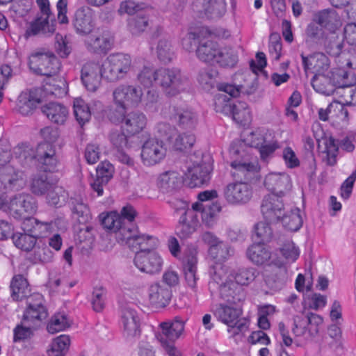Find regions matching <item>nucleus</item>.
<instances>
[{
	"label": "nucleus",
	"mask_w": 356,
	"mask_h": 356,
	"mask_svg": "<svg viewBox=\"0 0 356 356\" xmlns=\"http://www.w3.org/2000/svg\"><path fill=\"white\" fill-rule=\"evenodd\" d=\"M301 58L305 71L313 69L318 73H322L329 67V59L323 53H315L309 56L301 54Z\"/></svg>",
	"instance_id": "nucleus-39"
},
{
	"label": "nucleus",
	"mask_w": 356,
	"mask_h": 356,
	"mask_svg": "<svg viewBox=\"0 0 356 356\" xmlns=\"http://www.w3.org/2000/svg\"><path fill=\"white\" fill-rule=\"evenodd\" d=\"M70 204L74 217L80 224L86 223L90 218V213L88 206L83 202L82 198L72 197Z\"/></svg>",
	"instance_id": "nucleus-49"
},
{
	"label": "nucleus",
	"mask_w": 356,
	"mask_h": 356,
	"mask_svg": "<svg viewBox=\"0 0 356 356\" xmlns=\"http://www.w3.org/2000/svg\"><path fill=\"white\" fill-rule=\"evenodd\" d=\"M225 200L228 204L236 206L245 204L252 195L250 185L244 181H236L227 184L222 191Z\"/></svg>",
	"instance_id": "nucleus-12"
},
{
	"label": "nucleus",
	"mask_w": 356,
	"mask_h": 356,
	"mask_svg": "<svg viewBox=\"0 0 356 356\" xmlns=\"http://www.w3.org/2000/svg\"><path fill=\"white\" fill-rule=\"evenodd\" d=\"M137 212L133 206L127 204L123 207L120 213L113 211L106 215H100L101 222L104 228L116 233L117 240L123 228H127L129 222L134 221Z\"/></svg>",
	"instance_id": "nucleus-4"
},
{
	"label": "nucleus",
	"mask_w": 356,
	"mask_h": 356,
	"mask_svg": "<svg viewBox=\"0 0 356 356\" xmlns=\"http://www.w3.org/2000/svg\"><path fill=\"white\" fill-rule=\"evenodd\" d=\"M136 79L137 81L143 87H152L154 83L158 85V70H155L152 67L144 66L138 71Z\"/></svg>",
	"instance_id": "nucleus-53"
},
{
	"label": "nucleus",
	"mask_w": 356,
	"mask_h": 356,
	"mask_svg": "<svg viewBox=\"0 0 356 356\" xmlns=\"http://www.w3.org/2000/svg\"><path fill=\"white\" fill-rule=\"evenodd\" d=\"M11 297L14 300H21L29 292L27 280L21 275H15L10 283Z\"/></svg>",
	"instance_id": "nucleus-46"
},
{
	"label": "nucleus",
	"mask_w": 356,
	"mask_h": 356,
	"mask_svg": "<svg viewBox=\"0 0 356 356\" xmlns=\"http://www.w3.org/2000/svg\"><path fill=\"white\" fill-rule=\"evenodd\" d=\"M114 38L108 30L98 31L85 42L87 49L95 54H107L113 47Z\"/></svg>",
	"instance_id": "nucleus-18"
},
{
	"label": "nucleus",
	"mask_w": 356,
	"mask_h": 356,
	"mask_svg": "<svg viewBox=\"0 0 356 356\" xmlns=\"http://www.w3.org/2000/svg\"><path fill=\"white\" fill-rule=\"evenodd\" d=\"M29 67L35 74L51 76L58 73L60 63L56 56L49 51H36L29 57Z\"/></svg>",
	"instance_id": "nucleus-8"
},
{
	"label": "nucleus",
	"mask_w": 356,
	"mask_h": 356,
	"mask_svg": "<svg viewBox=\"0 0 356 356\" xmlns=\"http://www.w3.org/2000/svg\"><path fill=\"white\" fill-rule=\"evenodd\" d=\"M284 203L281 197L275 194H268L264 197L261 205V211L266 220L276 222L284 214Z\"/></svg>",
	"instance_id": "nucleus-17"
},
{
	"label": "nucleus",
	"mask_w": 356,
	"mask_h": 356,
	"mask_svg": "<svg viewBox=\"0 0 356 356\" xmlns=\"http://www.w3.org/2000/svg\"><path fill=\"white\" fill-rule=\"evenodd\" d=\"M157 129L160 136L177 151L184 152L191 149L196 141L195 136L191 132L180 134L175 127L168 123L159 124Z\"/></svg>",
	"instance_id": "nucleus-7"
},
{
	"label": "nucleus",
	"mask_w": 356,
	"mask_h": 356,
	"mask_svg": "<svg viewBox=\"0 0 356 356\" xmlns=\"http://www.w3.org/2000/svg\"><path fill=\"white\" fill-rule=\"evenodd\" d=\"M158 58L163 63H168L175 57V48L171 42L166 38H161L156 46Z\"/></svg>",
	"instance_id": "nucleus-50"
},
{
	"label": "nucleus",
	"mask_w": 356,
	"mask_h": 356,
	"mask_svg": "<svg viewBox=\"0 0 356 356\" xmlns=\"http://www.w3.org/2000/svg\"><path fill=\"white\" fill-rule=\"evenodd\" d=\"M211 281L209 282V287L217 284L218 287L223 285L226 281L232 280L230 274L227 275V268L221 265H218L212 268L210 271Z\"/></svg>",
	"instance_id": "nucleus-62"
},
{
	"label": "nucleus",
	"mask_w": 356,
	"mask_h": 356,
	"mask_svg": "<svg viewBox=\"0 0 356 356\" xmlns=\"http://www.w3.org/2000/svg\"><path fill=\"white\" fill-rule=\"evenodd\" d=\"M40 99L35 90L23 91L18 97L17 108L23 115H28L36 108Z\"/></svg>",
	"instance_id": "nucleus-36"
},
{
	"label": "nucleus",
	"mask_w": 356,
	"mask_h": 356,
	"mask_svg": "<svg viewBox=\"0 0 356 356\" xmlns=\"http://www.w3.org/2000/svg\"><path fill=\"white\" fill-rule=\"evenodd\" d=\"M217 75L216 70L204 69L200 72L197 81L203 89L209 90L214 87Z\"/></svg>",
	"instance_id": "nucleus-63"
},
{
	"label": "nucleus",
	"mask_w": 356,
	"mask_h": 356,
	"mask_svg": "<svg viewBox=\"0 0 356 356\" xmlns=\"http://www.w3.org/2000/svg\"><path fill=\"white\" fill-rule=\"evenodd\" d=\"M316 22L330 33L335 32L341 26L340 17L334 9H325L318 12L316 15Z\"/></svg>",
	"instance_id": "nucleus-37"
},
{
	"label": "nucleus",
	"mask_w": 356,
	"mask_h": 356,
	"mask_svg": "<svg viewBox=\"0 0 356 356\" xmlns=\"http://www.w3.org/2000/svg\"><path fill=\"white\" fill-rule=\"evenodd\" d=\"M55 26L54 18H49V16L37 17L27 28L25 35L27 37L37 35L49 36L54 33Z\"/></svg>",
	"instance_id": "nucleus-26"
},
{
	"label": "nucleus",
	"mask_w": 356,
	"mask_h": 356,
	"mask_svg": "<svg viewBox=\"0 0 356 356\" xmlns=\"http://www.w3.org/2000/svg\"><path fill=\"white\" fill-rule=\"evenodd\" d=\"M22 182V172L17 171L11 165H6L1 168V184H4L5 188L9 189L20 187Z\"/></svg>",
	"instance_id": "nucleus-44"
},
{
	"label": "nucleus",
	"mask_w": 356,
	"mask_h": 356,
	"mask_svg": "<svg viewBox=\"0 0 356 356\" xmlns=\"http://www.w3.org/2000/svg\"><path fill=\"white\" fill-rule=\"evenodd\" d=\"M284 229L291 232H296L302 226L303 219L302 211L298 208L291 209L289 212L282 215L280 220Z\"/></svg>",
	"instance_id": "nucleus-42"
},
{
	"label": "nucleus",
	"mask_w": 356,
	"mask_h": 356,
	"mask_svg": "<svg viewBox=\"0 0 356 356\" xmlns=\"http://www.w3.org/2000/svg\"><path fill=\"white\" fill-rule=\"evenodd\" d=\"M172 118L184 129L193 130L196 127L198 122L197 113L187 107H173Z\"/></svg>",
	"instance_id": "nucleus-27"
},
{
	"label": "nucleus",
	"mask_w": 356,
	"mask_h": 356,
	"mask_svg": "<svg viewBox=\"0 0 356 356\" xmlns=\"http://www.w3.org/2000/svg\"><path fill=\"white\" fill-rule=\"evenodd\" d=\"M113 166L109 162H102L97 168V177L91 183L92 188L98 196L103 195V188L113 177Z\"/></svg>",
	"instance_id": "nucleus-30"
},
{
	"label": "nucleus",
	"mask_w": 356,
	"mask_h": 356,
	"mask_svg": "<svg viewBox=\"0 0 356 356\" xmlns=\"http://www.w3.org/2000/svg\"><path fill=\"white\" fill-rule=\"evenodd\" d=\"M70 343V339L67 335H60L51 343V348L48 350L49 356H63L68 350Z\"/></svg>",
	"instance_id": "nucleus-57"
},
{
	"label": "nucleus",
	"mask_w": 356,
	"mask_h": 356,
	"mask_svg": "<svg viewBox=\"0 0 356 356\" xmlns=\"http://www.w3.org/2000/svg\"><path fill=\"white\" fill-rule=\"evenodd\" d=\"M42 112L52 122L63 124L68 116V109L58 102H49L41 108Z\"/></svg>",
	"instance_id": "nucleus-34"
},
{
	"label": "nucleus",
	"mask_w": 356,
	"mask_h": 356,
	"mask_svg": "<svg viewBox=\"0 0 356 356\" xmlns=\"http://www.w3.org/2000/svg\"><path fill=\"white\" fill-rule=\"evenodd\" d=\"M264 185L272 192L271 194L282 197L291 190V181L290 176L286 173L271 172L266 176Z\"/></svg>",
	"instance_id": "nucleus-19"
},
{
	"label": "nucleus",
	"mask_w": 356,
	"mask_h": 356,
	"mask_svg": "<svg viewBox=\"0 0 356 356\" xmlns=\"http://www.w3.org/2000/svg\"><path fill=\"white\" fill-rule=\"evenodd\" d=\"M181 181L178 174L173 171H168L159 175L157 186L163 193H170L176 191L180 186Z\"/></svg>",
	"instance_id": "nucleus-41"
},
{
	"label": "nucleus",
	"mask_w": 356,
	"mask_h": 356,
	"mask_svg": "<svg viewBox=\"0 0 356 356\" xmlns=\"http://www.w3.org/2000/svg\"><path fill=\"white\" fill-rule=\"evenodd\" d=\"M159 327L161 331L156 333V337L160 343L175 341L184 330V321L179 316H176L172 321L162 322Z\"/></svg>",
	"instance_id": "nucleus-20"
},
{
	"label": "nucleus",
	"mask_w": 356,
	"mask_h": 356,
	"mask_svg": "<svg viewBox=\"0 0 356 356\" xmlns=\"http://www.w3.org/2000/svg\"><path fill=\"white\" fill-rule=\"evenodd\" d=\"M135 266L143 273L154 274L160 272L163 260L160 255L152 250L138 251L134 257Z\"/></svg>",
	"instance_id": "nucleus-16"
},
{
	"label": "nucleus",
	"mask_w": 356,
	"mask_h": 356,
	"mask_svg": "<svg viewBox=\"0 0 356 356\" xmlns=\"http://www.w3.org/2000/svg\"><path fill=\"white\" fill-rule=\"evenodd\" d=\"M220 49V47H219L217 42L204 38L199 42L196 49V55L200 60L213 64Z\"/></svg>",
	"instance_id": "nucleus-33"
},
{
	"label": "nucleus",
	"mask_w": 356,
	"mask_h": 356,
	"mask_svg": "<svg viewBox=\"0 0 356 356\" xmlns=\"http://www.w3.org/2000/svg\"><path fill=\"white\" fill-rule=\"evenodd\" d=\"M143 92L139 86L121 84L113 92V100L116 105L136 107L142 101Z\"/></svg>",
	"instance_id": "nucleus-13"
},
{
	"label": "nucleus",
	"mask_w": 356,
	"mask_h": 356,
	"mask_svg": "<svg viewBox=\"0 0 356 356\" xmlns=\"http://www.w3.org/2000/svg\"><path fill=\"white\" fill-rule=\"evenodd\" d=\"M199 225V216L194 214L193 210L186 211L179 216L177 234L181 238H188L197 230Z\"/></svg>",
	"instance_id": "nucleus-28"
},
{
	"label": "nucleus",
	"mask_w": 356,
	"mask_h": 356,
	"mask_svg": "<svg viewBox=\"0 0 356 356\" xmlns=\"http://www.w3.org/2000/svg\"><path fill=\"white\" fill-rule=\"evenodd\" d=\"M286 270L282 266H279L275 269L274 273L266 275L265 281L266 284L273 289H280L285 283Z\"/></svg>",
	"instance_id": "nucleus-59"
},
{
	"label": "nucleus",
	"mask_w": 356,
	"mask_h": 356,
	"mask_svg": "<svg viewBox=\"0 0 356 356\" xmlns=\"http://www.w3.org/2000/svg\"><path fill=\"white\" fill-rule=\"evenodd\" d=\"M203 8L210 17H221L226 12L225 0H204Z\"/></svg>",
	"instance_id": "nucleus-55"
},
{
	"label": "nucleus",
	"mask_w": 356,
	"mask_h": 356,
	"mask_svg": "<svg viewBox=\"0 0 356 356\" xmlns=\"http://www.w3.org/2000/svg\"><path fill=\"white\" fill-rule=\"evenodd\" d=\"M231 166L236 170L237 175L245 180L250 179L259 169L257 161L250 162L234 161Z\"/></svg>",
	"instance_id": "nucleus-48"
},
{
	"label": "nucleus",
	"mask_w": 356,
	"mask_h": 356,
	"mask_svg": "<svg viewBox=\"0 0 356 356\" xmlns=\"http://www.w3.org/2000/svg\"><path fill=\"white\" fill-rule=\"evenodd\" d=\"M53 183L48 181L47 175L44 174L35 175L31 181V191L37 195L46 194L52 187Z\"/></svg>",
	"instance_id": "nucleus-52"
},
{
	"label": "nucleus",
	"mask_w": 356,
	"mask_h": 356,
	"mask_svg": "<svg viewBox=\"0 0 356 356\" xmlns=\"http://www.w3.org/2000/svg\"><path fill=\"white\" fill-rule=\"evenodd\" d=\"M197 251L195 249L189 248L185 254L183 259V270L184 278L188 287L194 291H196L197 282L199 277L197 275Z\"/></svg>",
	"instance_id": "nucleus-23"
},
{
	"label": "nucleus",
	"mask_w": 356,
	"mask_h": 356,
	"mask_svg": "<svg viewBox=\"0 0 356 356\" xmlns=\"http://www.w3.org/2000/svg\"><path fill=\"white\" fill-rule=\"evenodd\" d=\"M131 58L129 55L122 53L113 54L108 56L102 65V75L110 81L124 79L131 69Z\"/></svg>",
	"instance_id": "nucleus-2"
},
{
	"label": "nucleus",
	"mask_w": 356,
	"mask_h": 356,
	"mask_svg": "<svg viewBox=\"0 0 356 356\" xmlns=\"http://www.w3.org/2000/svg\"><path fill=\"white\" fill-rule=\"evenodd\" d=\"M238 62V55L231 47L220 48L213 64L222 67H234Z\"/></svg>",
	"instance_id": "nucleus-47"
},
{
	"label": "nucleus",
	"mask_w": 356,
	"mask_h": 356,
	"mask_svg": "<svg viewBox=\"0 0 356 356\" xmlns=\"http://www.w3.org/2000/svg\"><path fill=\"white\" fill-rule=\"evenodd\" d=\"M13 241L17 248L26 252L31 251L36 244L35 236L26 233H16Z\"/></svg>",
	"instance_id": "nucleus-60"
},
{
	"label": "nucleus",
	"mask_w": 356,
	"mask_h": 356,
	"mask_svg": "<svg viewBox=\"0 0 356 356\" xmlns=\"http://www.w3.org/2000/svg\"><path fill=\"white\" fill-rule=\"evenodd\" d=\"M339 79L334 83L337 84L335 92L344 97L345 103L350 102L353 93V83L348 81V73L342 69L337 70V73Z\"/></svg>",
	"instance_id": "nucleus-43"
},
{
	"label": "nucleus",
	"mask_w": 356,
	"mask_h": 356,
	"mask_svg": "<svg viewBox=\"0 0 356 356\" xmlns=\"http://www.w3.org/2000/svg\"><path fill=\"white\" fill-rule=\"evenodd\" d=\"M109 138L115 149L114 156L116 159L128 166H134V159L124 151V149L128 147V140L124 134L118 130L113 131L110 134Z\"/></svg>",
	"instance_id": "nucleus-24"
},
{
	"label": "nucleus",
	"mask_w": 356,
	"mask_h": 356,
	"mask_svg": "<svg viewBox=\"0 0 356 356\" xmlns=\"http://www.w3.org/2000/svg\"><path fill=\"white\" fill-rule=\"evenodd\" d=\"M73 25L76 33L81 35L90 34L95 28L91 10L88 8L78 9L74 15Z\"/></svg>",
	"instance_id": "nucleus-25"
},
{
	"label": "nucleus",
	"mask_w": 356,
	"mask_h": 356,
	"mask_svg": "<svg viewBox=\"0 0 356 356\" xmlns=\"http://www.w3.org/2000/svg\"><path fill=\"white\" fill-rule=\"evenodd\" d=\"M119 243L127 245L133 251H147L156 245V239L152 236L140 234L134 221L127 228H123L119 236Z\"/></svg>",
	"instance_id": "nucleus-3"
},
{
	"label": "nucleus",
	"mask_w": 356,
	"mask_h": 356,
	"mask_svg": "<svg viewBox=\"0 0 356 356\" xmlns=\"http://www.w3.org/2000/svg\"><path fill=\"white\" fill-rule=\"evenodd\" d=\"M15 159L22 165H27L33 159L36 160V149H33L28 145H22L15 148Z\"/></svg>",
	"instance_id": "nucleus-58"
},
{
	"label": "nucleus",
	"mask_w": 356,
	"mask_h": 356,
	"mask_svg": "<svg viewBox=\"0 0 356 356\" xmlns=\"http://www.w3.org/2000/svg\"><path fill=\"white\" fill-rule=\"evenodd\" d=\"M324 45L327 54L334 57H340L339 62L349 68H356V56H350L349 53L342 51L343 39L335 32H331L326 36Z\"/></svg>",
	"instance_id": "nucleus-14"
},
{
	"label": "nucleus",
	"mask_w": 356,
	"mask_h": 356,
	"mask_svg": "<svg viewBox=\"0 0 356 356\" xmlns=\"http://www.w3.org/2000/svg\"><path fill=\"white\" fill-rule=\"evenodd\" d=\"M172 297L171 290L161 284L155 283L149 289V300L156 307H164L170 302Z\"/></svg>",
	"instance_id": "nucleus-32"
},
{
	"label": "nucleus",
	"mask_w": 356,
	"mask_h": 356,
	"mask_svg": "<svg viewBox=\"0 0 356 356\" xmlns=\"http://www.w3.org/2000/svg\"><path fill=\"white\" fill-rule=\"evenodd\" d=\"M120 325L123 337L127 342H134L140 337V318L135 309L129 307L122 309Z\"/></svg>",
	"instance_id": "nucleus-10"
},
{
	"label": "nucleus",
	"mask_w": 356,
	"mask_h": 356,
	"mask_svg": "<svg viewBox=\"0 0 356 356\" xmlns=\"http://www.w3.org/2000/svg\"><path fill=\"white\" fill-rule=\"evenodd\" d=\"M102 67L98 63L89 62L86 63L81 69V81L86 89L95 92L100 86Z\"/></svg>",
	"instance_id": "nucleus-22"
},
{
	"label": "nucleus",
	"mask_w": 356,
	"mask_h": 356,
	"mask_svg": "<svg viewBox=\"0 0 356 356\" xmlns=\"http://www.w3.org/2000/svg\"><path fill=\"white\" fill-rule=\"evenodd\" d=\"M73 108L75 118L81 126L90 120L91 114L89 107L82 99H75Z\"/></svg>",
	"instance_id": "nucleus-56"
},
{
	"label": "nucleus",
	"mask_w": 356,
	"mask_h": 356,
	"mask_svg": "<svg viewBox=\"0 0 356 356\" xmlns=\"http://www.w3.org/2000/svg\"><path fill=\"white\" fill-rule=\"evenodd\" d=\"M165 154L166 149L163 141L152 138L144 143L140 156L145 165L152 166L160 163Z\"/></svg>",
	"instance_id": "nucleus-15"
},
{
	"label": "nucleus",
	"mask_w": 356,
	"mask_h": 356,
	"mask_svg": "<svg viewBox=\"0 0 356 356\" xmlns=\"http://www.w3.org/2000/svg\"><path fill=\"white\" fill-rule=\"evenodd\" d=\"M219 291L221 299L230 305H236L245 298L242 286H238L231 279L219 286Z\"/></svg>",
	"instance_id": "nucleus-29"
},
{
	"label": "nucleus",
	"mask_w": 356,
	"mask_h": 356,
	"mask_svg": "<svg viewBox=\"0 0 356 356\" xmlns=\"http://www.w3.org/2000/svg\"><path fill=\"white\" fill-rule=\"evenodd\" d=\"M36 209V201L29 194H19L10 198L9 200L1 197V211L16 219L24 217L26 213L33 214Z\"/></svg>",
	"instance_id": "nucleus-5"
},
{
	"label": "nucleus",
	"mask_w": 356,
	"mask_h": 356,
	"mask_svg": "<svg viewBox=\"0 0 356 356\" xmlns=\"http://www.w3.org/2000/svg\"><path fill=\"white\" fill-rule=\"evenodd\" d=\"M215 109L216 112L226 115L231 114L234 120L238 124H246L251 120L252 115L250 108L244 102H232L227 99L225 95H220L215 101Z\"/></svg>",
	"instance_id": "nucleus-6"
},
{
	"label": "nucleus",
	"mask_w": 356,
	"mask_h": 356,
	"mask_svg": "<svg viewBox=\"0 0 356 356\" xmlns=\"http://www.w3.org/2000/svg\"><path fill=\"white\" fill-rule=\"evenodd\" d=\"M27 307L24 312L23 322L26 325L38 327L48 316L44 300L40 293H33L27 298Z\"/></svg>",
	"instance_id": "nucleus-9"
},
{
	"label": "nucleus",
	"mask_w": 356,
	"mask_h": 356,
	"mask_svg": "<svg viewBox=\"0 0 356 356\" xmlns=\"http://www.w3.org/2000/svg\"><path fill=\"white\" fill-rule=\"evenodd\" d=\"M337 73V70L333 72L332 79L321 74L315 75L312 79V85L314 89L326 96L333 95L337 88V84L334 82L339 79Z\"/></svg>",
	"instance_id": "nucleus-35"
},
{
	"label": "nucleus",
	"mask_w": 356,
	"mask_h": 356,
	"mask_svg": "<svg viewBox=\"0 0 356 356\" xmlns=\"http://www.w3.org/2000/svg\"><path fill=\"white\" fill-rule=\"evenodd\" d=\"M46 194L47 202L55 207H61L68 198L67 191L62 186L54 184Z\"/></svg>",
	"instance_id": "nucleus-54"
},
{
	"label": "nucleus",
	"mask_w": 356,
	"mask_h": 356,
	"mask_svg": "<svg viewBox=\"0 0 356 356\" xmlns=\"http://www.w3.org/2000/svg\"><path fill=\"white\" fill-rule=\"evenodd\" d=\"M231 278L235 280L238 286L248 285L257 276V270L253 268H240L236 273H230Z\"/></svg>",
	"instance_id": "nucleus-61"
},
{
	"label": "nucleus",
	"mask_w": 356,
	"mask_h": 356,
	"mask_svg": "<svg viewBox=\"0 0 356 356\" xmlns=\"http://www.w3.org/2000/svg\"><path fill=\"white\" fill-rule=\"evenodd\" d=\"M251 76L249 72L243 73H236L233 78V84L222 83L217 86L218 90L223 91L230 97H236L241 92L249 93L251 83L248 81V78Z\"/></svg>",
	"instance_id": "nucleus-21"
},
{
	"label": "nucleus",
	"mask_w": 356,
	"mask_h": 356,
	"mask_svg": "<svg viewBox=\"0 0 356 356\" xmlns=\"http://www.w3.org/2000/svg\"><path fill=\"white\" fill-rule=\"evenodd\" d=\"M273 230L266 222H259L254 226V237L258 242L262 243L270 241L273 238Z\"/></svg>",
	"instance_id": "nucleus-64"
},
{
	"label": "nucleus",
	"mask_w": 356,
	"mask_h": 356,
	"mask_svg": "<svg viewBox=\"0 0 356 356\" xmlns=\"http://www.w3.org/2000/svg\"><path fill=\"white\" fill-rule=\"evenodd\" d=\"M72 320L65 312L54 314L47 325V330L50 334H55L65 330L72 325Z\"/></svg>",
	"instance_id": "nucleus-45"
},
{
	"label": "nucleus",
	"mask_w": 356,
	"mask_h": 356,
	"mask_svg": "<svg viewBox=\"0 0 356 356\" xmlns=\"http://www.w3.org/2000/svg\"><path fill=\"white\" fill-rule=\"evenodd\" d=\"M242 314L241 309L228 306L220 303L216 305L213 311L214 316L217 319L226 324L228 327L234 325V321H236Z\"/></svg>",
	"instance_id": "nucleus-38"
},
{
	"label": "nucleus",
	"mask_w": 356,
	"mask_h": 356,
	"mask_svg": "<svg viewBox=\"0 0 356 356\" xmlns=\"http://www.w3.org/2000/svg\"><path fill=\"white\" fill-rule=\"evenodd\" d=\"M146 116L141 112L133 111L127 113L122 124L127 133L134 135L140 132L146 126Z\"/></svg>",
	"instance_id": "nucleus-31"
},
{
	"label": "nucleus",
	"mask_w": 356,
	"mask_h": 356,
	"mask_svg": "<svg viewBox=\"0 0 356 356\" xmlns=\"http://www.w3.org/2000/svg\"><path fill=\"white\" fill-rule=\"evenodd\" d=\"M213 171V165L210 161L202 159L200 161L193 162L187 168L186 176L189 179L190 187H200L207 185L211 179V174Z\"/></svg>",
	"instance_id": "nucleus-11"
},
{
	"label": "nucleus",
	"mask_w": 356,
	"mask_h": 356,
	"mask_svg": "<svg viewBox=\"0 0 356 356\" xmlns=\"http://www.w3.org/2000/svg\"><path fill=\"white\" fill-rule=\"evenodd\" d=\"M247 257L254 264L262 265L269 261L271 257L270 250L261 242L250 245L246 252Z\"/></svg>",
	"instance_id": "nucleus-40"
},
{
	"label": "nucleus",
	"mask_w": 356,
	"mask_h": 356,
	"mask_svg": "<svg viewBox=\"0 0 356 356\" xmlns=\"http://www.w3.org/2000/svg\"><path fill=\"white\" fill-rule=\"evenodd\" d=\"M159 83L167 97H175L190 87L188 78L177 67H163L158 70Z\"/></svg>",
	"instance_id": "nucleus-1"
},
{
	"label": "nucleus",
	"mask_w": 356,
	"mask_h": 356,
	"mask_svg": "<svg viewBox=\"0 0 356 356\" xmlns=\"http://www.w3.org/2000/svg\"><path fill=\"white\" fill-rule=\"evenodd\" d=\"M325 149L322 152V161L328 166H334L337 164V156L339 152V147L337 141L333 137L326 139Z\"/></svg>",
	"instance_id": "nucleus-51"
}]
</instances>
